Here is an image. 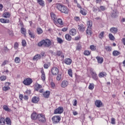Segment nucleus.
<instances>
[{
  "instance_id": "f257e3e1",
  "label": "nucleus",
  "mask_w": 125,
  "mask_h": 125,
  "mask_svg": "<svg viewBox=\"0 0 125 125\" xmlns=\"http://www.w3.org/2000/svg\"><path fill=\"white\" fill-rule=\"evenodd\" d=\"M31 119L33 121H37L39 123H45L46 122V118H45V115L43 113L37 114L36 112H33L31 114Z\"/></svg>"
},
{
  "instance_id": "f03ea898",
  "label": "nucleus",
  "mask_w": 125,
  "mask_h": 125,
  "mask_svg": "<svg viewBox=\"0 0 125 125\" xmlns=\"http://www.w3.org/2000/svg\"><path fill=\"white\" fill-rule=\"evenodd\" d=\"M56 7L58 10H59V11L62 12V13H65V14H68V13H69V8H68L67 6L60 3L56 4Z\"/></svg>"
},
{
  "instance_id": "7ed1b4c3",
  "label": "nucleus",
  "mask_w": 125,
  "mask_h": 125,
  "mask_svg": "<svg viewBox=\"0 0 125 125\" xmlns=\"http://www.w3.org/2000/svg\"><path fill=\"white\" fill-rule=\"evenodd\" d=\"M45 46V47H49L51 45V41L48 39L42 40L38 43V46Z\"/></svg>"
},
{
  "instance_id": "20e7f679",
  "label": "nucleus",
  "mask_w": 125,
  "mask_h": 125,
  "mask_svg": "<svg viewBox=\"0 0 125 125\" xmlns=\"http://www.w3.org/2000/svg\"><path fill=\"white\" fill-rule=\"evenodd\" d=\"M22 83L24 85H30L33 83V79L30 78H25Z\"/></svg>"
},
{
  "instance_id": "39448f33",
  "label": "nucleus",
  "mask_w": 125,
  "mask_h": 125,
  "mask_svg": "<svg viewBox=\"0 0 125 125\" xmlns=\"http://www.w3.org/2000/svg\"><path fill=\"white\" fill-rule=\"evenodd\" d=\"M42 86L39 83H36L35 84V90L36 91H39L40 93H42L43 90L42 89Z\"/></svg>"
},
{
  "instance_id": "423d86ee",
  "label": "nucleus",
  "mask_w": 125,
  "mask_h": 125,
  "mask_svg": "<svg viewBox=\"0 0 125 125\" xmlns=\"http://www.w3.org/2000/svg\"><path fill=\"white\" fill-rule=\"evenodd\" d=\"M52 121L53 124H58L61 121V117L59 116H54L52 117Z\"/></svg>"
},
{
  "instance_id": "0eeeda50",
  "label": "nucleus",
  "mask_w": 125,
  "mask_h": 125,
  "mask_svg": "<svg viewBox=\"0 0 125 125\" xmlns=\"http://www.w3.org/2000/svg\"><path fill=\"white\" fill-rule=\"evenodd\" d=\"M51 72L53 76H56V75H58V73H59V69L58 67L54 66L51 68Z\"/></svg>"
},
{
  "instance_id": "6e6552de",
  "label": "nucleus",
  "mask_w": 125,
  "mask_h": 125,
  "mask_svg": "<svg viewBox=\"0 0 125 125\" xmlns=\"http://www.w3.org/2000/svg\"><path fill=\"white\" fill-rule=\"evenodd\" d=\"M64 111L63 107L59 106L54 110V114H62Z\"/></svg>"
},
{
  "instance_id": "1a4fd4ad",
  "label": "nucleus",
  "mask_w": 125,
  "mask_h": 125,
  "mask_svg": "<svg viewBox=\"0 0 125 125\" xmlns=\"http://www.w3.org/2000/svg\"><path fill=\"white\" fill-rule=\"evenodd\" d=\"M10 84H11L10 83L6 82L5 83V86L2 88V90H3V91H7V90H9V89H10V87H9Z\"/></svg>"
},
{
  "instance_id": "9d476101",
  "label": "nucleus",
  "mask_w": 125,
  "mask_h": 125,
  "mask_svg": "<svg viewBox=\"0 0 125 125\" xmlns=\"http://www.w3.org/2000/svg\"><path fill=\"white\" fill-rule=\"evenodd\" d=\"M50 15L51 18L54 21V24H55V25H57V17L56 16V15L53 13H51Z\"/></svg>"
},
{
  "instance_id": "9b49d317",
  "label": "nucleus",
  "mask_w": 125,
  "mask_h": 125,
  "mask_svg": "<svg viewBox=\"0 0 125 125\" xmlns=\"http://www.w3.org/2000/svg\"><path fill=\"white\" fill-rule=\"evenodd\" d=\"M56 56L57 57H61L62 58V60L64 59V54H63V53H62V51H58L56 53Z\"/></svg>"
},
{
  "instance_id": "f8f14e48",
  "label": "nucleus",
  "mask_w": 125,
  "mask_h": 125,
  "mask_svg": "<svg viewBox=\"0 0 125 125\" xmlns=\"http://www.w3.org/2000/svg\"><path fill=\"white\" fill-rule=\"evenodd\" d=\"M68 84L69 83L68 82V81L66 80H63L61 83V86L63 88H65V87H67V86H68Z\"/></svg>"
},
{
  "instance_id": "ddd939ff",
  "label": "nucleus",
  "mask_w": 125,
  "mask_h": 125,
  "mask_svg": "<svg viewBox=\"0 0 125 125\" xmlns=\"http://www.w3.org/2000/svg\"><path fill=\"white\" fill-rule=\"evenodd\" d=\"M70 36H76L77 35V30L75 28H72L69 30Z\"/></svg>"
},
{
  "instance_id": "4468645a",
  "label": "nucleus",
  "mask_w": 125,
  "mask_h": 125,
  "mask_svg": "<svg viewBox=\"0 0 125 125\" xmlns=\"http://www.w3.org/2000/svg\"><path fill=\"white\" fill-rule=\"evenodd\" d=\"M41 79L42 81H45V73H44V71H43V68H42L41 70Z\"/></svg>"
},
{
  "instance_id": "2eb2a0df",
  "label": "nucleus",
  "mask_w": 125,
  "mask_h": 125,
  "mask_svg": "<svg viewBox=\"0 0 125 125\" xmlns=\"http://www.w3.org/2000/svg\"><path fill=\"white\" fill-rule=\"evenodd\" d=\"M95 104L96 107L98 108H100V107H102V102L100 100H96L95 102Z\"/></svg>"
},
{
  "instance_id": "dca6fc26",
  "label": "nucleus",
  "mask_w": 125,
  "mask_h": 125,
  "mask_svg": "<svg viewBox=\"0 0 125 125\" xmlns=\"http://www.w3.org/2000/svg\"><path fill=\"white\" fill-rule=\"evenodd\" d=\"M80 12V13H81L82 15L85 16V15H86L87 14V11H86V10H85V9H83V8H81Z\"/></svg>"
},
{
  "instance_id": "f3484780",
  "label": "nucleus",
  "mask_w": 125,
  "mask_h": 125,
  "mask_svg": "<svg viewBox=\"0 0 125 125\" xmlns=\"http://www.w3.org/2000/svg\"><path fill=\"white\" fill-rule=\"evenodd\" d=\"M64 62L66 64V65H71L72 64V60L70 58H66L64 60Z\"/></svg>"
},
{
  "instance_id": "a211bd4d",
  "label": "nucleus",
  "mask_w": 125,
  "mask_h": 125,
  "mask_svg": "<svg viewBox=\"0 0 125 125\" xmlns=\"http://www.w3.org/2000/svg\"><path fill=\"white\" fill-rule=\"evenodd\" d=\"M40 101V98L38 97H34L32 99L33 103H38Z\"/></svg>"
},
{
  "instance_id": "6ab92c4d",
  "label": "nucleus",
  "mask_w": 125,
  "mask_h": 125,
  "mask_svg": "<svg viewBox=\"0 0 125 125\" xmlns=\"http://www.w3.org/2000/svg\"><path fill=\"white\" fill-rule=\"evenodd\" d=\"M78 30L80 31V32H84L85 28H84V26H83V24H80L78 25Z\"/></svg>"
},
{
  "instance_id": "aec40b11",
  "label": "nucleus",
  "mask_w": 125,
  "mask_h": 125,
  "mask_svg": "<svg viewBox=\"0 0 125 125\" xmlns=\"http://www.w3.org/2000/svg\"><path fill=\"white\" fill-rule=\"evenodd\" d=\"M110 31L112 34H116L118 33V28L115 27H112L110 28Z\"/></svg>"
},
{
  "instance_id": "412c9836",
  "label": "nucleus",
  "mask_w": 125,
  "mask_h": 125,
  "mask_svg": "<svg viewBox=\"0 0 125 125\" xmlns=\"http://www.w3.org/2000/svg\"><path fill=\"white\" fill-rule=\"evenodd\" d=\"M10 13L6 12L3 14L2 16L4 18H9V17H10Z\"/></svg>"
},
{
  "instance_id": "4be33fe9",
  "label": "nucleus",
  "mask_w": 125,
  "mask_h": 125,
  "mask_svg": "<svg viewBox=\"0 0 125 125\" xmlns=\"http://www.w3.org/2000/svg\"><path fill=\"white\" fill-rule=\"evenodd\" d=\"M86 35L87 37H91V34H92V31H91V28H87L86 30Z\"/></svg>"
},
{
  "instance_id": "5701e85b",
  "label": "nucleus",
  "mask_w": 125,
  "mask_h": 125,
  "mask_svg": "<svg viewBox=\"0 0 125 125\" xmlns=\"http://www.w3.org/2000/svg\"><path fill=\"white\" fill-rule=\"evenodd\" d=\"M107 76V73L105 72L102 71L99 74V78H104V77H106Z\"/></svg>"
},
{
  "instance_id": "b1692460",
  "label": "nucleus",
  "mask_w": 125,
  "mask_h": 125,
  "mask_svg": "<svg viewBox=\"0 0 125 125\" xmlns=\"http://www.w3.org/2000/svg\"><path fill=\"white\" fill-rule=\"evenodd\" d=\"M65 38L66 41H68V42H70V41H72V37L69 34H65Z\"/></svg>"
},
{
  "instance_id": "393cba45",
  "label": "nucleus",
  "mask_w": 125,
  "mask_h": 125,
  "mask_svg": "<svg viewBox=\"0 0 125 125\" xmlns=\"http://www.w3.org/2000/svg\"><path fill=\"white\" fill-rule=\"evenodd\" d=\"M91 75H92L93 79H94V80H95V81H97V80L98 79V77H97V74H96L95 73V72H94L92 71L91 72Z\"/></svg>"
},
{
  "instance_id": "a878e982",
  "label": "nucleus",
  "mask_w": 125,
  "mask_h": 125,
  "mask_svg": "<svg viewBox=\"0 0 125 125\" xmlns=\"http://www.w3.org/2000/svg\"><path fill=\"white\" fill-rule=\"evenodd\" d=\"M50 94V92L49 91H46V92H44L43 95L45 98H48L49 97V95Z\"/></svg>"
},
{
  "instance_id": "bb28decb",
  "label": "nucleus",
  "mask_w": 125,
  "mask_h": 125,
  "mask_svg": "<svg viewBox=\"0 0 125 125\" xmlns=\"http://www.w3.org/2000/svg\"><path fill=\"white\" fill-rule=\"evenodd\" d=\"M96 58L97 60V61L99 63H100V64H102V63H103V58L100 57H97Z\"/></svg>"
},
{
  "instance_id": "cd10ccee",
  "label": "nucleus",
  "mask_w": 125,
  "mask_h": 125,
  "mask_svg": "<svg viewBox=\"0 0 125 125\" xmlns=\"http://www.w3.org/2000/svg\"><path fill=\"white\" fill-rule=\"evenodd\" d=\"M5 120L3 117H1L0 119V125H5Z\"/></svg>"
},
{
  "instance_id": "c85d7f7f",
  "label": "nucleus",
  "mask_w": 125,
  "mask_h": 125,
  "mask_svg": "<svg viewBox=\"0 0 125 125\" xmlns=\"http://www.w3.org/2000/svg\"><path fill=\"white\" fill-rule=\"evenodd\" d=\"M3 109L5 111H6L7 112H11V109L9 108L8 106L6 105H4L3 106Z\"/></svg>"
},
{
  "instance_id": "c756f323",
  "label": "nucleus",
  "mask_w": 125,
  "mask_h": 125,
  "mask_svg": "<svg viewBox=\"0 0 125 125\" xmlns=\"http://www.w3.org/2000/svg\"><path fill=\"white\" fill-rule=\"evenodd\" d=\"M0 22L3 23H9V20H5L4 19H0Z\"/></svg>"
},
{
  "instance_id": "7c9ffc66",
  "label": "nucleus",
  "mask_w": 125,
  "mask_h": 125,
  "mask_svg": "<svg viewBox=\"0 0 125 125\" xmlns=\"http://www.w3.org/2000/svg\"><path fill=\"white\" fill-rule=\"evenodd\" d=\"M87 29H91L92 27V21H88L87 22Z\"/></svg>"
},
{
  "instance_id": "2f4dec72",
  "label": "nucleus",
  "mask_w": 125,
  "mask_h": 125,
  "mask_svg": "<svg viewBox=\"0 0 125 125\" xmlns=\"http://www.w3.org/2000/svg\"><path fill=\"white\" fill-rule=\"evenodd\" d=\"M41 55L37 54L34 57L33 60H39V59H41Z\"/></svg>"
},
{
  "instance_id": "473e14b6",
  "label": "nucleus",
  "mask_w": 125,
  "mask_h": 125,
  "mask_svg": "<svg viewBox=\"0 0 125 125\" xmlns=\"http://www.w3.org/2000/svg\"><path fill=\"white\" fill-rule=\"evenodd\" d=\"M37 2L41 6H44V1L42 0H37Z\"/></svg>"
},
{
  "instance_id": "72a5a7b5",
  "label": "nucleus",
  "mask_w": 125,
  "mask_h": 125,
  "mask_svg": "<svg viewBox=\"0 0 125 125\" xmlns=\"http://www.w3.org/2000/svg\"><path fill=\"white\" fill-rule=\"evenodd\" d=\"M121 54V53L118 51H114L112 53L113 56H118Z\"/></svg>"
},
{
  "instance_id": "f704fd0d",
  "label": "nucleus",
  "mask_w": 125,
  "mask_h": 125,
  "mask_svg": "<svg viewBox=\"0 0 125 125\" xmlns=\"http://www.w3.org/2000/svg\"><path fill=\"white\" fill-rule=\"evenodd\" d=\"M88 88L90 89V90H93V89L94 88V84L93 83H90Z\"/></svg>"
},
{
  "instance_id": "c9c22d12",
  "label": "nucleus",
  "mask_w": 125,
  "mask_h": 125,
  "mask_svg": "<svg viewBox=\"0 0 125 125\" xmlns=\"http://www.w3.org/2000/svg\"><path fill=\"white\" fill-rule=\"evenodd\" d=\"M5 122L7 125H11V120L9 118H6L5 119Z\"/></svg>"
},
{
  "instance_id": "e433bc0d",
  "label": "nucleus",
  "mask_w": 125,
  "mask_h": 125,
  "mask_svg": "<svg viewBox=\"0 0 125 125\" xmlns=\"http://www.w3.org/2000/svg\"><path fill=\"white\" fill-rule=\"evenodd\" d=\"M57 24H59V25H62L63 24V21L61 19H58L57 20Z\"/></svg>"
},
{
  "instance_id": "4c0bfd02",
  "label": "nucleus",
  "mask_w": 125,
  "mask_h": 125,
  "mask_svg": "<svg viewBox=\"0 0 125 125\" xmlns=\"http://www.w3.org/2000/svg\"><path fill=\"white\" fill-rule=\"evenodd\" d=\"M109 39L110 40V41H115V37H114V35L113 34L110 33L109 34Z\"/></svg>"
},
{
  "instance_id": "58836bf2",
  "label": "nucleus",
  "mask_w": 125,
  "mask_h": 125,
  "mask_svg": "<svg viewBox=\"0 0 125 125\" xmlns=\"http://www.w3.org/2000/svg\"><path fill=\"white\" fill-rule=\"evenodd\" d=\"M21 62V60L20 59V58H19V57L15 58V63L19 64V63H20Z\"/></svg>"
},
{
  "instance_id": "ea45409f",
  "label": "nucleus",
  "mask_w": 125,
  "mask_h": 125,
  "mask_svg": "<svg viewBox=\"0 0 125 125\" xmlns=\"http://www.w3.org/2000/svg\"><path fill=\"white\" fill-rule=\"evenodd\" d=\"M37 31L38 35H41V34H42V28H37Z\"/></svg>"
},
{
  "instance_id": "a19ab883",
  "label": "nucleus",
  "mask_w": 125,
  "mask_h": 125,
  "mask_svg": "<svg viewBox=\"0 0 125 125\" xmlns=\"http://www.w3.org/2000/svg\"><path fill=\"white\" fill-rule=\"evenodd\" d=\"M28 34L29 36L31 37V38H35V35H34V33L31 31L30 30H28Z\"/></svg>"
},
{
  "instance_id": "79ce46f5",
  "label": "nucleus",
  "mask_w": 125,
  "mask_h": 125,
  "mask_svg": "<svg viewBox=\"0 0 125 125\" xmlns=\"http://www.w3.org/2000/svg\"><path fill=\"white\" fill-rule=\"evenodd\" d=\"M90 51H88V50H85L84 51V55H85V56H88V55H90Z\"/></svg>"
},
{
  "instance_id": "37998d69",
  "label": "nucleus",
  "mask_w": 125,
  "mask_h": 125,
  "mask_svg": "<svg viewBox=\"0 0 125 125\" xmlns=\"http://www.w3.org/2000/svg\"><path fill=\"white\" fill-rule=\"evenodd\" d=\"M0 80L1 81V82H3L4 81H5L6 80V76L4 75H2L0 77Z\"/></svg>"
},
{
  "instance_id": "c03bdc74",
  "label": "nucleus",
  "mask_w": 125,
  "mask_h": 125,
  "mask_svg": "<svg viewBox=\"0 0 125 125\" xmlns=\"http://www.w3.org/2000/svg\"><path fill=\"white\" fill-rule=\"evenodd\" d=\"M90 49L92 51H94V50H96V46H95L93 45L90 46Z\"/></svg>"
},
{
  "instance_id": "a18cd8bd",
  "label": "nucleus",
  "mask_w": 125,
  "mask_h": 125,
  "mask_svg": "<svg viewBox=\"0 0 125 125\" xmlns=\"http://www.w3.org/2000/svg\"><path fill=\"white\" fill-rule=\"evenodd\" d=\"M21 34H23V35H24V36H26V29L24 28H21Z\"/></svg>"
},
{
  "instance_id": "49530a36",
  "label": "nucleus",
  "mask_w": 125,
  "mask_h": 125,
  "mask_svg": "<svg viewBox=\"0 0 125 125\" xmlns=\"http://www.w3.org/2000/svg\"><path fill=\"white\" fill-rule=\"evenodd\" d=\"M62 79V74H58L57 76V80L58 81H61Z\"/></svg>"
},
{
  "instance_id": "de8ad7c7",
  "label": "nucleus",
  "mask_w": 125,
  "mask_h": 125,
  "mask_svg": "<svg viewBox=\"0 0 125 125\" xmlns=\"http://www.w3.org/2000/svg\"><path fill=\"white\" fill-rule=\"evenodd\" d=\"M57 41L59 43H62L63 42V40L59 37L57 38Z\"/></svg>"
},
{
  "instance_id": "09e8293b",
  "label": "nucleus",
  "mask_w": 125,
  "mask_h": 125,
  "mask_svg": "<svg viewBox=\"0 0 125 125\" xmlns=\"http://www.w3.org/2000/svg\"><path fill=\"white\" fill-rule=\"evenodd\" d=\"M68 74L69 75L70 77H73V72L72 71V69H69L68 70Z\"/></svg>"
},
{
  "instance_id": "8fccbe9b",
  "label": "nucleus",
  "mask_w": 125,
  "mask_h": 125,
  "mask_svg": "<svg viewBox=\"0 0 125 125\" xmlns=\"http://www.w3.org/2000/svg\"><path fill=\"white\" fill-rule=\"evenodd\" d=\"M19 46V43H18V42H16L14 45V48H15V49H17Z\"/></svg>"
},
{
  "instance_id": "3c124183",
  "label": "nucleus",
  "mask_w": 125,
  "mask_h": 125,
  "mask_svg": "<svg viewBox=\"0 0 125 125\" xmlns=\"http://www.w3.org/2000/svg\"><path fill=\"white\" fill-rule=\"evenodd\" d=\"M99 37L100 38V39H103V38H104V32H102L100 34Z\"/></svg>"
},
{
  "instance_id": "603ef678",
  "label": "nucleus",
  "mask_w": 125,
  "mask_h": 125,
  "mask_svg": "<svg viewBox=\"0 0 125 125\" xmlns=\"http://www.w3.org/2000/svg\"><path fill=\"white\" fill-rule=\"evenodd\" d=\"M22 46H26L27 45V42H26V41L23 40L21 42Z\"/></svg>"
},
{
  "instance_id": "864d4df0",
  "label": "nucleus",
  "mask_w": 125,
  "mask_h": 125,
  "mask_svg": "<svg viewBox=\"0 0 125 125\" xmlns=\"http://www.w3.org/2000/svg\"><path fill=\"white\" fill-rule=\"evenodd\" d=\"M105 50H106V51H111L112 48L111 47H110V46H106L105 47Z\"/></svg>"
},
{
  "instance_id": "5fc2aeb1",
  "label": "nucleus",
  "mask_w": 125,
  "mask_h": 125,
  "mask_svg": "<svg viewBox=\"0 0 125 125\" xmlns=\"http://www.w3.org/2000/svg\"><path fill=\"white\" fill-rule=\"evenodd\" d=\"M111 124L112 125L116 124V119H115V118H111Z\"/></svg>"
},
{
  "instance_id": "6e6d98bb",
  "label": "nucleus",
  "mask_w": 125,
  "mask_h": 125,
  "mask_svg": "<svg viewBox=\"0 0 125 125\" xmlns=\"http://www.w3.org/2000/svg\"><path fill=\"white\" fill-rule=\"evenodd\" d=\"M81 39V36L78 35V36H76L75 39L74 40L75 41H79V40Z\"/></svg>"
},
{
  "instance_id": "4d7b16f0",
  "label": "nucleus",
  "mask_w": 125,
  "mask_h": 125,
  "mask_svg": "<svg viewBox=\"0 0 125 125\" xmlns=\"http://www.w3.org/2000/svg\"><path fill=\"white\" fill-rule=\"evenodd\" d=\"M50 85H51V87H52V88H54V87H55V83H53V82L51 83Z\"/></svg>"
},
{
  "instance_id": "13d9d810",
  "label": "nucleus",
  "mask_w": 125,
  "mask_h": 125,
  "mask_svg": "<svg viewBox=\"0 0 125 125\" xmlns=\"http://www.w3.org/2000/svg\"><path fill=\"white\" fill-rule=\"evenodd\" d=\"M76 49L77 50H81V49H82V46H81V45L78 44L76 47Z\"/></svg>"
},
{
  "instance_id": "bf43d9fd",
  "label": "nucleus",
  "mask_w": 125,
  "mask_h": 125,
  "mask_svg": "<svg viewBox=\"0 0 125 125\" xmlns=\"http://www.w3.org/2000/svg\"><path fill=\"white\" fill-rule=\"evenodd\" d=\"M19 98H20V100H21L22 101V100H23V99L24 98V96H23V95H22V94H20L19 95Z\"/></svg>"
},
{
  "instance_id": "052dcab7",
  "label": "nucleus",
  "mask_w": 125,
  "mask_h": 125,
  "mask_svg": "<svg viewBox=\"0 0 125 125\" xmlns=\"http://www.w3.org/2000/svg\"><path fill=\"white\" fill-rule=\"evenodd\" d=\"M101 10H102L103 11H104V10H105V9H106V8L104 7V6H101L100 7Z\"/></svg>"
},
{
  "instance_id": "680f3d73",
  "label": "nucleus",
  "mask_w": 125,
  "mask_h": 125,
  "mask_svg": "<svg viewBox=\"0 0 125 125\" xmlns=\"http://www.w3.org/2000/svg\"><path fill=\"white\" fill-rule=\"evenodd\" d=\"M77 104H78V101H77V100H75L74 102L73 105V106H77Z\"/></svg>"
},
{
  "instance_id": "e2e57ef3",
  "label": "nucleus",
  "mask_w": 125,
  "mask_h": 125,
  "mask_svg": "<svg viewBox=\"0 0 125 125\" xmlns=\"http://www.w3.org/2000/svg\"><path fill=\"white\" fill-rule=\"evenodd\" d=\"M74 19L76 21H80V17H75L74 18Z\"/></svg>"
},
{
  "instance_id": "0e129e2a",
  "label": "nucleus",
  "mask_w": 125,
  "mask_h": 125,
  "mask_svg": "<svg viewBox=\"0 0 125 125\" xmlns=\"http://www.w3.org/2000/svg\"><path fill=\"white\" fill-rule=\"evenodd\" d=\"M23 98L24 100H26V101L28 100V99H29V97L27 95H24V96L23 97Z\"/></svg>"
},
{
  "instance_id": "69168bd1",
  "label": "nucleus",
  "mask_w": 125,
  "mask_h": 125,
  "mask_svg": "<svg viewBox=\"0 0 125 125\" xmlns=\"http://www.w3.org/2000/svg\"><path fill=\"white\" fill-rule=\"evenodd\" d=\"M62 32H66V31H68V28L64 27L62 29Z\"/></svg>"
},
{
  "instance_id": "338daca9",
  "label": "nucleus",
  "mask_w": 125,
  "mask_h": 125,
  "mask_svg": "<svg viewBox=\"0 0 125 125\" xmlns=\"http://www.w3.org/2000/svg\"><path fill=\"white\" fill-rule=\"evenodd\" d=\"M49 65L47 64H44V68L45 69H47V68H48Z\"/></svg>"
},
{
  "instance_id": "774afa93",
  "label": "nucleus",
  "mask_w": 125,
  "mask_h": 125,
  "mask_svg": "<svg viewBox=\"0 0 125 125\" xmlns=\"http://www.w3.org/2000/svg\"><path fill=\"white\" fill-rule=\"evenodd\" d=\"M122 42L124 45H125V38H123L122 40Z\"/></svg>"
}]
</instances>
